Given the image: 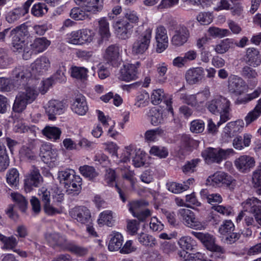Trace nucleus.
<instances>
[{
  "instance_id": "nucleus-9",
  "label": "nucleus",
  "mask_w": 261,
  "mask_h": 261,
  "mask_svg": "<svg viewBox=\"0 0 261 261\" xmlns=\"http://www.w3.org/2000/svg\"><path fill=\"white\" fill-rule=\"evenodd\" d=\"M242 206L245 211L253 215L255 224L261 226V200L255 197L248 198L242 202Z\"/></svg>"
},
{
  "instance_id": "nucleus-44",
  "label": "nucleus",
  "mask_w": 261,
  "mask_h": 261,
  "mask_svg": "<svg viewBox=\"0 0 261 261\" xmlns=\"http://www.w3.org/2000/svg\"><path fill=\"white\" fill-rule=\"evenodd\" d=\"M247 212L245 211L244 210L239 213L236 220L237 224L240 223L243 220H244L245 225L249 226H256L254 218L253 216L247 215Z\"/></svg>"
},
{
  "instance_id": "nucleus-15",
  "label": "nucleus",
  "mask_w": 261,
  "mask_h": 261,
  "mask_svg": "<svg viewBox=\"0 0 261 261\" xmlns=\"http://www.w3.org/2000/svg\"><path fill=\"white\" fill-rule=\"evenodd\" d=\"M72 218L82 224L91 223V215L90 210L86 206H75L70 211Z\"/></svg>"
},
{
  "instance_id": "nucleus-40",
  "label": "nucleus",
  "mask_w": 261,
  "mask_h": 261,
  "mask_svg": "<svg viewBox=\"0 0 261 261\" xmlns=\"http://www.w3.org/2000/svg\"><path fill=\"white\" fill-rule=\"evenodd\" d=\"M98 222L99 224L106 225L108 226H112L114 223L113 212L111 211L107 210L101 212L99 216Z\"/></svg>"
},
{
  "instance_id": "nucleus-18",
  "label": "nucleus",
  "mask_w": 261,
  "mask_h": 261,
  "mask_svg": "<svg viewBox=\"0 0 261 261\" xmlns=\"http://www.w3.org/2000/svg\"><path fill=\"white\" fill-rule=\"evenodd\" d=\"M42 181V177L38 168L33 166L28 176L24 180V189L27 192H30L33 187H38Z\"/></svg>"
},
{
  "instance_id": "nucleus-26",
  "label": "nucleus",
  "mask_w": 261,
  "mask_h": 261,
  "mask_svg": "<svg viewBox=\"0 0 261 261\" xmlns=\"http://www.w3.org/2000/svg\"><path fill=\"white\" fill-rule=\"evenodd\" d=\"M199 142L193 139L188 135H182L180 140V149L178 154L185 155L186 152L190 151L192 148L197 147Z\"/></svg>"
},
{
  "instance_id": "nucleus-50",
  "label": "nucleus",
  "mask_w": 261,
  "mask_h": 261,
  "mask_svg": "<svg viewBox=\"0 0 261 261\" xmlns=\"http://www.w3.org/2000/svg\"><path fill=\"white\" fill-rule=\"evenodd\" d=\"M19 172L15 168L9 170L7 174V182L11 186L16 187L19 182Z\"/></svg>"
},
{
  "instance_id": "nucleus-36",
  "label": "nucleus",
  "mask_w": 261,
  "mask_h": 261,
  "mask_svg": "<svg viewBox=\"0 0 261 261\" xmlns=\"http://www.w3.org/2000/svg\"><path fill=\"white\" fill-rule=\"evenodd\" d=\"M261 116V98L258 100L254 108L250 111L245 117L246 125L257 120Z\"/></svg>"
},
{
  "instance_id": "nucleus-63",
  "label": "nucleus",
  "mask_w": 261,
  "mask_h": 261,
  "mask_svg": "<svg viewBox=\"0 0 261 261\" xmlns=\"http://www.w3.org/2000/svg\"><path fill=\"white\" fill-rule=\"evenodd\" d=\"M74 174V171L69 169L60 171L58 173V178L60 182H63L65 186L66 181H68L70 178L73 177Z\"/></svg>"
},
{
  "instance_id": "nucleus-62",
  "label": "nucleus",
  "mask_w": 261,
  "mask_h": 261,
  "mask_svg": "<svg viewBox=\"0 0 261 261\" xmlns=\"http://www.w3.org/2000/svg\"><path fill=\"white\" fill-rule=\"evenodd\" d=\"M200 161V160L199 159H195L187 162L182 168V171L185 174L194 172L195 171V168L198 165Z\"/></svg>"
},
{
  "instance_id": "nucleus-25",
  "label": "nucleus",
  "mask_w": 261,
  "mask_h": 261,
  "mask_svg": "<svg viewBox=\"0 0 261 261\" xmlns=\"http://www.w3.org/2000/svg\"><path fill=\"white\" fill-rule=\"evenodd\" d=\"M45 238L50 245L54 248L59 247L64 249L68 244L66 238L58 233H47L45 235Z\"/></svg>"
},
{
  "instance_id": "nucleus-30",
  "label": "nucleus",
  "mask_w": 261,
  "mask_h": 261,
  "mask_svg": "<svg viewBox=\"0 0 261 261\" xmlns=\"http://www.w3.org/2000/svg\"><path fill=\"white\" fill-rule=\"evenodd\" d=\"M246 62L254 67H257L261 63V55L259 50L255 48H249L246 51Z\"/></svg>"
},
{
  "instance_id": "nucleus-24",
  "label": "nucleus",
  "mask_w": 261,
  "mask_h": 261,
  "mask_svg": "<svg viewBox=\"0 0 261 261\" xmlns=\"http://www.w3.org/2000/svg\"><path fill=\"white\" fill-rule=\"evenodd\" d=\"M50 67L49 59L45 56H41L37 58L31 64V68L34 74H42L45 73Z\"/></svg>"
},
{
  "instance_id": "nucleus-56",
  "label": "nucleus",
  "mask_w": 261,
  "mask_h": 261,
  "mask_svg": "<svg viewBox=\"0 0 261 261\" xmlns=\"http://www.w3.org/2000/svg\"><path fill=\"white\" fill-rule=\"evenodd\" d=\"M166 186L169 191L175 194L180 193L189 189V186L187 185H182L174 182H168Z\"/></svg>"
},
{
  "instance_id": "nucleus-33",
  "label": "nucleus",
  "mask_w": 261,
  "mask_h": 261,
  "mask_svg": "<svg viewBox=\"0 0 261 261\" xmlns=\"http://www.w3.org/2000/svg\"><path fill=\"white\" fill-rule=\"evenodd\" d=\"M0 241L3 245L1 248L5 250L14 251L18 245V240L14 236L7 237L0 233Z\"/></svg>"
},
{
  "instance_id": "nucleus-4",
  "label": "nucleus",
  "mask_w": 261,
  "mask_h": 261,
  "mask_svg": "<svg viewBox=\"0 0 261 261\" xmlns=\"http://www.w3.org/2000/svg\"><path fill=\"white\" fill-rule=\"evenodd\" d=\"M230 101L221 96L207 102V109L211 113L220 115V119L218 122V126L230 119Z\"/></svg>"
},
{
  "instance_id": "nucleus-43",
  "label": "nucleus",
  "mask_w": 261,
  "mask_h": 261,
  "mask_svg": "<svg viewBox=\"0 0 261 261\" xmlns=\"http://www.w3.org/2000/svg\"><path fill=\"white\" fill-rule=\"evenodd\" d=\"M99 33L103 39H108L110 36L109 23L105 17L98 21Z\"/></svg>"
},
{
  "instance_id": "nucleus-10",
  "label": "nucleus",
  "mask_w": 261,
  "mask_h": 261,
  "mask_svg": "<svg viewBox=\"0 0 261 261\" xmlns=\"http://www.w3.org/2000/svg\"><path fill=\"white\" fill-rule=\"evenodd\" d=\"M92 32L88 29L73 31L67 35V41L74 45H81L92 40Z\"/></svg>"
},
{
  "instance_id": "nucleus-52",
  "label": "nucleus",
  "mask_w": 261,
  "mask_h": 261,
  "mask_svg": "<svg viewBox=\"0 0 261 261\" xmlns=\"http://www.w3.org/2000/svg\"><path fill=\"white\" fill-rule=\"evenodd\" d=\"M234 229V225L231 220H225L223 222L219 228V232L221 236V238L223 237L228 233L233 231Z\"/></svg>"
},
{
  "instance_id": "nucleus-54",
  "label": "nucleus",
  "mask_w": 261,
  "mask_h": 261,
  "mask_svg": "<svg viewBox=\"0 0 261 261\" xmlns=\"http://www.w3.org/2000/svg\"><path fill=\"white\" fill-rule=\"evenodd\" d=\"M65 65L63 63H61L59 64V68L51 76L52 78L55 80V82H58L62 83L65 82L66 80V77L65 73L66 72Z\"/></svg>"
},
{
  "instance_id": "nucleus-37",
  "label": "nucleus",
  "mask_w": 261,
  "mask_h": 261,
  "mask_svg": "<svg viewBox=\"0 0 261 261\" xmlns=\"http://www.w3.org/2000/svg\"><path fill=\"white\" fill-rule=\"evenodd\" d=\"M60 128L56 126H46L42 130V134L51 140L57 141L61 135Z\"/></svg>"
},
{
  "instance_id": "nucleus-13",
  "label": "nucleus",
  "mask_w": 261,
  "mask_h": 261,
  "mask_svg": "<svg viewBox=\"0 0 261 261\" xmlns=\"http://www.w3.org/2000/svg\"><path fill=\"white\" fill-rule=\"evenodd\" d=\"M191 233L199 240L207 249L221 254H224L225 252L223 248L215 244V238L213 236L194 231H192Z\"/></svg>"
},
{
  "instance_id": "nucleus-49",
  "label": "nucleus",
  "mask_w": 261,
  "mask_h": 261,
  "mask_svg": "<svg viewBox=\"0 0 261 261\" xmlns=\"http://www.w3.org/2000/svg\"><path fill=\"white\" fill-rule=\"evenodd\" d=\"M148 205V202L144 200H141L129 202L128 206L129 212L133 215H134L137 212L142 210L144 207Z\"/></svg>"
},
{
  "instance_id": "nucleus-48",
  "label": "nucleus",
  "mask_w": 261,
  "mask_h": 261,
  "mask_svg": "<svg viewBox=\"0 0 261 261\" xmlns=\"http://www.w3.org/2000/svg\"><path fill=\"white\" fill-rule=\"evenodd\" d=\"M164 135V130L160 127H158L147 130L144 134V138L147 142H153L158 136H162Z\"/></svg>"
},
{
  "instance_id": "nucleus-64",
  "label": "nucleus",
  "mask_w": 261,
  "mask_h": 261,
  "mask_svg": "<svg viewBox=\"0 0 261 261\" xmlns=\"http://www.w3.org/2000/svg\"><path fill=\"white\" fill-rule=\"evenodd\" d=\"M148 99L147 93H139L136 97L135 105L138 108L144 107L147 105Z\"/></svg>"
},
{
  "instance_id": "nucleus-19",
  "label": "nucleus",
  "mask_w": 261,
  "mask_h": 261,
  "mask_svg": "<svg viewBox=\"0 0 261 261\" xmlns=\"http://www.w3.org/2000/svg\"><path fill=\"white\" fill-rule=\"evenodd\" d=\"M155 40L156 42V51L162 53L168 46V38L165 28L160 25L155 30Z\"/></svg>"
},
{
  "instance_id": "nucleus-35",
  "label": "nucleus",
  "mask_w": 261,
  "mask_h": 261,
  "mask_svg": "<svg viewBox=\"0 0 261 261\" xmlns=\"http://www.w3.org/2000/svg\"><path fill=\"white\" fill-rule=\"evenodd\" d=\"M50 41L45 37L37 38L31 44V49L35 53L44 51L50 45Z\"/></svg>"
},
{
  "instance_id": "nucleus-41",
  "label": "nucleus",
  "mask_w": 261,
  "mask_h": 261,
  "mask_svg": "<svg viewBox=\"0 0 261 261\" xmlns=\"http://www.w3.org/2000/svg\"><path fill=\"white\" fill-rule=\"evenodd\" d=\"M233 45V40L226 38L221 40L214 47L215 51L217 54H223L227 52Z\"/></svg>"
},
{
  "instance_id": "nucleus-60",
  "label": "nucleus",
  "mask_w": 261,
  "mask_h": 261,
  "mask_svg": "<svg viewBox=\"0 0 261 261\" xmlns=\"http://www.w3.org/2000/svg\"><path fill=\"white\" fill-rule=\"evenodd\" d=\"M150 121L152 125L156 126L163 121L162 114L156 109H152L149 111Z\"/></svg>"
},
{
  "instance_id": "nucleus-27",
  "label": "nucleus",
  "mask_w": 261,
  "mask_h": 261,
  "mask_svg": "<svg viewBox=\"0 0 261 261\" xmlns=\"http://www.w3.org/2000/svg\"><path fill=\"white\" fill-rule=\"evenodd\" d=\"M204 74L202 67L192 68L188 70L185 74L187 82L190 85H194L200 81Z\"/></svg>"
},
{
  "instance_id": "nucleus-53",
  "label": "nucleus",
  "mask_w": 261,
  "mask_h": 261,
  "mask_svg": "<svg viewBox=\"0 0 261 261\" xmlns=\"http://www.w3.org/2000/svg\"><path fill=\"white\" fill-rule=\"evenodd\" d=\"M180 90L181 89L177 92L176 95L182 100V102L192 107L197 108L195 94L187 95L185 93H180Z\"/></svg>"
},
{
  "instance_id": "nucleus-46",
  "label": "nucleus",
  "mask_w": 261,
  "mask_h": 261,
  "mask_svg": "<svg viewBox=\"0 0 261 261\" xmlns=\"http://www.w3.org/2000/svg\"><path fill=\"white\" fill-rule=\"evenodd\" d=\"M138 241L143 245L153 247L156 244V241L152 236L146 233L141 232L137 235Z\"/></svg>"
},
{
  "instance_id": "nucleus-39",
  "label": "nucleus",
  "mask_w": 261,
  "mask_h": 261,
  "mask_svg": "<svg viewBox=\"0 0 261 261\" xmlns=\"http://www.w3.org/2000/svg\"><path fill=\"white\" fill-rule=\"evenodd\" d=\"M82 179L79 175H73L68 181H66L65 187L67 190L79 191L82 188Z\"/></svg>"
},
{
  "instance_id": "nucleus-16",
  "label": "nucleus",
  "mask_w": 261,
  "mask_h": 261,
  "mask_svg": "<svg viewBox=\"0 0 261 261\" xmlns=\"http://www.w3.org/2000/svg\"><path fill=\"white\" fill-rule=\"evenodd\" d=\"M232 177L223 172H217L210 176L207 179V184L213 186H230L233 183Z\"/></svg>"
},
{
  "instance_id": "nucleus-5",
  "label": "nucleus",
  "mask_w": 261,
  "mask_h": 261,
  "mask_svg": "<svg viewBox=\"0 0 261 261\" xmlns=\"http://www.w3.org/2000/svg\"><path fill=\"white\" fill-rule=\"evenodd\" d=\"M233 152L234 150L232 148L223 149L220 148L207 147L201 152V155L207 164H220Z\"/></svg>"
},
{
  "instance_id": "nucleus-3",
  "label": "nucleus",
  "mask_w": 261,
  "mask_h": 261,
  "mask_svg": "<svg viewBox=\"0 0 261 261\" xmlns=\"http://www.w3.org/2000/svg\"><path fill=\"white\" fill-rule=\"evenodd\" d=\"M78 5H82L84 10L80 7H74L70 11V16L76 20H85L88 17L87 12L96 14L103 8V0H74Z\"/></svg>"
},
{
  "instance_id": "nucleus-20",
  "label": "nucleus",
  "mask_w": 261,
  "mask_h": 261,
  "mask_svg": "<svg viewBox=\"0 0 261 261\" xmlns=\"http://www.w3.org/2000/svg\"><path fill=\"white\" fill-rule=\"evenodd\" d=\"M255 163L253 157L243 155L235 160L234 165L240 172L248 173L254 167Z\"/></svg>"
},
{
  "instance_id": "nucleus-47",
  "label": "nucleus",
  "mask_w": 261,
  "mask_h": 261,
  "mask_svg": "<svg viewBox=\"0 0 261 261\" xmlns=\"http://www.w3.org/2000/svg\"><path fill=\"white\" fill-rule=\"evenodd\" d=\"M81 173L89 180H94L98 175V173L92 166L85 165L79 168Z\"/></svg>"
},
{
  "instance_id": "nucleus-58",
  "label": "nucleus",
  "mask_w": 261,
  "mask_h": 261,
  "mask_svg": "<svg viewBox=\"0 0 261 261\" xmlns=\"http://www.w3.org/2000/svg\"><path fill=\"white\" fill-rule=\"evenodd\" d=\"M150 153L160 158H165L168 155V150L164 146H153L151 148Z\"/></svg>"
},
{
  "instance_id": "nucleus-6",
  "label": "nucleus",
  "mask_w": 261,
  "mask_h": 261,
  "mask_svg": "<svg viewBox=\"0 0 261 261\" xmlns=\"http://www.w3.org/2000/svg\"><path fill=\"white\" fill-rule=\"evenodd\" d=\"M132 159L133 164L136 167L143 166L145 162V154L143 151L136 150L130 147L125 148L121 156V161L124 163L127 162Z\"/></svg>"
},
{
  "instance_id": "nucleus-23",
  "label": "nucleus",
  "mask_w": 261,
  "mask_h": 261,
  "mask_svg": "<svg viewBox=\"0 0 261 261\" xmlns=\"http://www.w3.org/2000/svg\"><path fill=\"white\" fill-rule=\"evenodd\" d=\"M190 36V32L187 27L181 25L174 32V34L171 38V43L175 46L184 45Z\"/></svg>"
},
{
  "instance_id": "nucleus-17",
  "label": "nucleus",
  "mask_w": 261,
  "mask_h": 261,
  "mask_svg": "<svg viewBox=\"0 0 261 261\" xmlns=\"http://www.w3.org/2000/svg\"><path fill=\"white\" fill-rule=\"evenodd\" d=\"M34 0H28L22 7L15 8L9 11L6 15V19L9 23L18 21L29 12V8Z\"/></svg>"
},
{
  "instance_id": "nucleus-22",
  "label": "nucleus",
  "mask_w": 261,
  "mask_h": 261,
  "mask_svg": "<svg viewBox=\"0 0 261 261\" xmlns=\"http://www.w3.org/2000/svg\"><path fill=\"white\" fill-rule=\"evenodd\" d=\"M103 57L112 66H118L120 59L119 47L116 44L110 45L106 49Z\"/></svg>"
},
{
  "instance_id": "nucleus-14",
  "label": "nucleus",
  "mask_w": 261,
  "mask_h": 261,
  "mask_svg": "<svg viewBox=\"0 0 261 261\" xmlns=\"http://www.w3.org/2000/svg\"><path fill=\"white\" fill-rule=\"evenodd\" d=\"M178 216L187 226L195 229H201L202 224L196 218L192 211L186 208H180L178 211Z\"/></svg>"
},
{
  "instance_id": "nucleus-57",
  "label": "nucleus",
  "mask_w": 261,
  "mask_h": 261,
  "mask_svg": "<svg viewBox=\"0 0 261 261\" xmlns=\"http://www.w3.org/2000/svg\"><path fill=\"white\" fill-rule=\"evenodd\" d=\"M48 9L45 4L39 3L35 4L32 9V14L37 17L41 16L47 13Z\"/></svg>"
},
{
  "instance_id": "nucleus-61",
  "label": "nucleus",
  "mask_w": 261,
  "mask_h": 261,
  "mask_svg": "<svg viewBox=\"0 0 261 261\" xmlns=\"http://www.w3.org/2000/svg\"><path fill=\"white\" fill-rule=\"evenodd\" d=\"M12 197L20 210L24 212L28 204V201L25 197L18 193L14 194L12 195Z\"/></svg>"
},
{
  "instance_id": "nucleus-51",
  "label": "nucleus",
  "mask_w": 261,
  "mask_h": 261,
  "mask_svg": "<svg viewBox=\"0 0 261 261\" xmlns=\"http://www.w3.org/2000/svg\"><path fill=\"white\" fill-rule=\"evenodd\" d=\"M211 95L210 88L208 87H205L202 91L198 92L195 94L197 108L207 100Z\"/></svg>"
},
{
  "instance_id": "nucleus-21",
  "label": "nucleus",
  "mask_w": 261,
  "mask_h": 261,
  "mask_svg": "<svg viewBox=\"0 0 261 261\" xmlns=\"http://www.w3.org/2000/svg\"><path fill=\"white\" fill-rule=\"evenodd\" d=\"M115 27L117 36L121 39L129 38L133 32V25L126 20L118 21Z\"/></svg>"
},
{
  "instance_id": "nucleus-42",
  "label": "nucleus",
  "mask_w": 261,
  "mask_h": 261,
  "mask_svg": "<svg viewBox=\"0 0 261 261\" xmlns=\"http://www.w3.org/2000/svg\"><path fill=\"white\" fill-rule=\"evenodd\" d=\"M16 88L17 86L11 78L0 77V92H9Z\"/></svg>"
},
{
  "instance_id": "nucleus-28",
  "label": "nucleus",
  "mask_w": 261,
  "mask_h": 261,
  "mask_svg": "<svg viewBox=\"0 0 261 261\" xmlns=\"http://www.w3.org/2000/svg\"><path fill=\"white\" fill-rule=\"evenodd\" d=\"M73 112L79 115H84L88 110L85 96L78 95L74 99L71 106Z\"/></svg>"
},
{
  "instance_id": "nucleus-31",
  "label": "nucleus",
  "mask_w": 261,
  "mask_h": 261,
  "mask_svg": "<svg viewBox=\"0 0 261 261\" xmlns=\"http://www.w3.org/2000/svg\"><path fill=\"white\" fill-rule=\"evenodd\" d=\"M251 138L252 135L248 133L244 134L243 137L237 136L232 141V146L236 149L242 150L250 146Z\"/></svg>"
},
{
  "instance_id": "nucleus-55",
  "label": "nucleus",
  "mask_w": 261,
  "mask_h": 261,
  "mask_svg": "<svg viewBox=\"0 0 261 261\" xmlns=\"http://www.w3.org/2000/svg\"><path fill=\"white\" fill-rule=\"evenodd\" d=\"M208 32L211 36L218 38L228 36L230 34L228 30L217 27H210L208 30Z\"/></svg>"
},
{
  "instance_id": "nucleus-12",
  "label": "nucleus",
  "mask_w": 261,
  "mask_h": 261,
  "mask_svg": "<svg viewBox=\"0 0 261 261\" xmlns=\"http://www.w3.org/2000/svg\"><path fill=\"white\" fill-rule=\"evenodd\" d=\"M45 114L48 120L55 121L57 116L63 114L66 109L65 103L60 100L51 99L44 107Z\"/></svg>"
},
{
  "instance_id": "nucleus-2",
  "label": "nucleus",
  "mask_w": 261,
  "mask_h": 261,
  "mask_svg": "<svg viewBox=\"0 0 261 261\" xmlns=\"http://www.w3.org/2000/svg\"><path fill=\"white\" fill-rule=\"evenodd\" d=\"M10 35L12 36L13 50L19 53H24L23 58L27 60L32 54L26 41V38L29 35L28 26L25 23L21 24L12 30Z\"/></svg>"
},
{
  "instance_id": "nucleus-1",
  "label": "nucleus",
  "mask_w": 261,
  "mask_h": 261,
  "mask_svg": "<svg viewBox=\"0 0 261 261\" xmlns=\"http://www.w3.org/2000/svg\"><path fill=\"white\" fill-rule=\"evenodd\" d=\"M32 75L29 68L22 65L16 66L11 72L10 78L17 88L24 86L16 95L14 101L12 110L15 113H22L26 109L27 105L35 101L39 95L36 85L32 84Z\"/></svg>"
},
{
  "instance_id": "nucleus-45",
  "label": "nucleus",
  "mask_w": 261,
  "mask_h": 261,
  "mask_svg": "<svg viewBox=\"0 0 261 261\" xmlns=\"http://www.w3.org/2000/svg\"><path fill=\"white\" fill-rule=\"evenodd\" d=\"M178 244L180 248L187 250H192L196 246L195 241L189 236L181 237L178 240Z\"/></svg>"
},
{
  "instance_id": "nucleus-38",
  "label": "nucleus",
  "mask_w": 261,
  "mask_h": 261,
  "mask_svg": "<svg viewBox=\"0 0 261 261\" xmlns=\"http://www.w3.org/2000/svg\"><path fill=\"white\" fill-rule=\"evenodd\" d=\"M71 76L77 80L85 81L88 77V70L84 67L72 66L70 68Z\"/></svg>"
},
{
  "instance_id": "nucleus-59",
  "label": "nucleus",
  "mask_w": 261,
  "mask_h": 261,
  "mask_svg": "<svg viewBox=\"0 0 261 261\" xmlns=\"http://www.w3.org/2000/svg\"><path fill=\"white\" fill-rule=\"evenodd\" d=\"M241 75L248 80L252 81L256 78L258 74L256 70L252 68L245 66L242 70Z\"/></svg>"
},
{
  "instance_id": "nucleus-11",
  "label": "nucleus",
  "mask_w": 261,
  "mask_h": 261,
  "mask_svg": "<svg viewBox=\"0 0 261 261\" xmlns=\"http://www.w3.org/2000/svg\"><path fill=\"white\" fill-rule=\"evenodd\" d=\"M227 90L230 95L240 96L246 91V83L242 77L236 75H230L227 80Z\"/></svg>"
},
{
  "instance_id": "nucleus-29",
  "label": "nucleus",
  "mask_w": 261,
  "mask_h": 261,
  "mask_svg": "<svg viewBox=\"0 0 261 261\" xmlns=\"http://www.w3.org/2000/svg\"><path fill=\"white\" fill-rule=\"evenodd\" d=\"M116 173L115 170L109 168L106 170V173L105 175V181L108 186L113 187L115 186L117 192L119 194V196L121 200L125 202L126 199L124 194L120 189V188L116 184Z\"/></svg>"
},
{
  "instance_id": "nucleus-34",
  "label": "nucleus",
  "mask_w": 261,
  "mask_h": 261,
  "mask_svg": "<svg viewBox=\"0 0 261 261\" xmlns=\"http://www.w3.org/2000/svg\"><path fill=\"white\" fill-rule=\"evenodd\" d=\"M123 242L122 234L118 232H113L110 235V240L108 244V249L111 251L120 250Z\"/></svg>"
},
{
  "instance_id": "nucleus-32",
  "label": "nucleus",
  "mask_w": 261,
  "mask_h": 261,
  "mask_svg": "<svg viewBox=\"0 0 261 261\" xmlns=\"http://www.w3.org/2000/svg\"><path fill=\"white\" fill-rule=\"evenodd\" d=\"M41 151L42 161L46 164L55 162L58 158L57 150L49 146H42Z\"/></svg>"
},
{
  "instance_id": "nucleus-7",
  "label": "nucleus",
  "mask_w": 261,
  "mask_h": 261,
  "mask_svg": "<svg viewBox=\"0 0 261 261\" xmlns=\"http://www.w3.org/2000/svg\"><path fill=\"white\" fill-rule=\"evenodd\" d=\"M152 30L147 28L134 42L132 52L135 55H142L148 48L151 38Z\"/></svg>"
},
{
  "instance_id": "nucleus-8",
  "label": "nucleus",
  "mask_w": 261,
  "mask_h": 261,
  "mask_svg": "<svg viewBox=\"0 0 261 261\" xmlns=\"http://www.w3.org/2000/svg\"><path fill=\"white\" fill-rule=\"evenodd\" d=\"M140 72L141 63L137 61L134 64L124 65L119 71L118 77L120 80L129 82L136 80Z\"/></svg>"
}]
</instances>
